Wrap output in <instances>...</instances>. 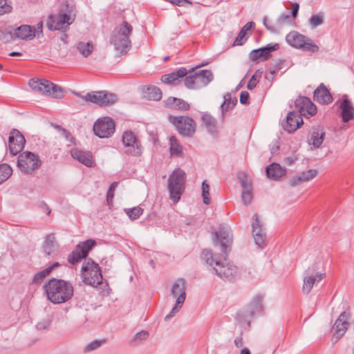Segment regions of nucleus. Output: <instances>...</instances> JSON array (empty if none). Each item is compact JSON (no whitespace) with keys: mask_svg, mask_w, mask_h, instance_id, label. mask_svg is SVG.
Masks as SVG:
<instances>
[{"mask_svg":"<svg viewBox=\"0 0 354 354\" xmlns=\"http://www.w3.org/2000/svg\"><path fill=\"white\" fill-rule=\"evenodd\" d=\"M47 299L53 304H61L68 301L73 296L72 283L61 279L51 278L44 286Z\"/></svg>","mask_w":354,"mask_h":354,"instance_id":"obj_1","label":"nucleus"},{"mask_svg":"<svg viewBox=\"0 0 354 354\" xmlns=\"http://www.w3.org/2000/svg\"><path fill=\"white\" fill-rule=\"evenodd\" d=\"M201 258L207 265L212 267L215 274L221 279L232 281L239 275V269L236 266L227 262L226 259H224L223 261L221 260L217 254H212L209 250H203Z\"/></svg>","mask_w":354,"mask_h":354,"instance_id":"obj_2","label":"nucleus"},{"mask_svg":"<svg viewBox=\"0 0 354 354\" xmlns=\"http://www.w3.org/2000/svg\"><path fill=\"white\" fill-rule=\"evenodd\" d=\"M132 32V26L125 21L113 30L110 37V43L114 46L117 53L120 55H125L131 49L130 35Z\"/></svg>","mask_w":354,"mask_h":354,"instance_id":"obj_3","label":"nucleus"},{"mask_svg":"<svg viewBox=\"0 0 354 354\" xmlns=\"http://www.w3.org/2000/svg\"><path fill=\"white\" fill-rule=\"evenodd\" d=\"M185 173L180 169H176L170 175L168 180V189L170 199L176 203L185 189Z\"/></svg>","mask_w":354,"mask_h":354,"instance_id":"obj_4","label":"nucleus"},{"mask_svg":"<svg viewBox=\"0 0 354 354\" xmlns=\"http://www.w3.org/2000/svg\"><path fill=\"white\" fill-rule=\"evenodd\" d=\"M28 85L34 91L50 95L54 98L60 99L64 96L62 88L46 80L32 79L29 81Z\"/></svg>","mask_w":354,"mask_h":354,"instance_id":"obj_5","label":"nucleus"},{"mask_svg":"<svg viewBox=\"0 0 354 354\" xmlns=\"http://www.w3.org/2000/svg\"><path fill=\"white\" fill-rule=\"evenodd\" d=\"M81 274L84 282L86 284L97 287L102 283V275L98 264L91 259L86 260L81 268Z\"/></svg>","mask_w":354,"mask_h":354,"instance_id":"obj_6","label":"nucleus"},{"mask_svg":"<svg viewBox=\"0 0 354 354\" xmlns=\"http://www.w3.org/2000/svg\"><path fill=\"white\" fill-rule=\"evenodd\" d=\"M286 40L292 47L304 51L316 53L319 50V46L310 38L296 31L289 32L286 37Z\"/></svg>","mask_w":354,"mask_h":354,"instance_id":"obj_7","label":"nucleus"},{"mask_svg":"<svg viewBox=\"0 0 354 354\" xmlns=\"http://www.w3.org/2000/svg\"><path fill=\"white\" fill-rule=\"evenodd\" d=\"M171 295L174 297H176V301L174 306L172 308L171 311L165 317V321H169L180 310L183 304L185 302L186 298L185 292V281L183 279H178L173 283Z\"/></svg>","mask_w":354,"mask_h":354,"instance_id":"obj_8","label":"nucleus"},{"mask_svg":"<svg viewBox=\"0 0 354 354\" xmlns=\"http://www.w3.org/2000/svg\"><path fill=\"white\" fill-rule=\"evenodd\" d=\"M213 80V74L209 70H201L189 75H186L184 83L189 89H199L206 86Z\"/></svg>","mask_w":354,"mask_h":354,"instance_id":"obj_9","label":"nucleus"},{"mask_svg":"<svg viewBox=\"0 0 354 354\" xmlns=\"http://www.w3.org/2000/svg\"><path fill=\"white\" fill-rule=\"evenodd\" d=\"M263 300L261 295H257L253 297L248 306L237 315L236 319L241 323H246L248 326L250 324V318L255 315H260L263 311Z\"/></svg>","mask_w":354,"mask_h":354,"instance_id":"obj_10","label":"nucleus"},{"mask_svg":"<svg viewBox=\"0 0 354 354\" xmlns=\"http://www.w3.org/2000/svg\"><path fill=\"white\" fill-rule=\"evenodd\" d=\"M74 20V17L71 15L60 12L57 14L50 15L48 17L46 26L50 31L66 32Z\"/></svg>","mask_w":354,"mask_h":354,"instance_id":"obj_11","label":"nucleus"},{"mask_svg":"<svg viewBox=\"0 0 354 354\" xmlns=\"http://www.w3.org/2000/svg\"><path fill=\"white\" fill-rule=\"evenodd\" d=\"M41 161L39 156L30 151H24L18 157L17 166L24 174H32L41 166Z\"/></svg>","mask_w":354,"mask_h":354,"instance_id":"obj_12","label":"nucleus"},{"mask_svg":"<svg viewBox=\"0 0 354 354\" xmlns=\"http://www.w3.org/2000/svg\"><path fill=\"white\" fill-rule=\"evenodd\" d=\"M169 120L176 127L178 133L183 136L192 137L196 132V122L189 116L170 115Z\"/></svg>","mask_w":354,"mask_h":354,"instance_id":"obj_13","label":"nucleus"},{"mask_svg":"<svg viewBox=\"0 0 354 354\" xmlns=\"http://www.w3.org/2000/svg\"><path fill=\"white\" fill-rule=\"evenodd\" d=\"M80 97H82L86 101L95 103L99 106H111L115 104L118 97L113 93H109L104 91H95L88 93L86 95L82 96L80 93H75Z\"/></svg>","mask_w":354,"mask_h":354,"instance_id":"obj_14","label":"nucleus"},{"mask_svg":"<svg viewBox=\"0 0 354 354\" xmlns=\"http://www.w3.org/2000/svg\"><path fill=\"white\" fill-rule=\"evenodd\" d=\"M122 142L126 154L133 156H140L142 154V148L140 142L132 131H124L122 136Z\"/></svg>","mask_w":354,"mask_h":354,"instance_id":"obj_15","label":"nucleus"},{"mask_svg":"<svg viewBox=\"0 0 354 354\" xmlns=\"http://www.w3.org/2000/svg\"><path fill=\"white\" fill-rule=\"evenodd\" d=\"M96 245V242L93 239H88L80 242L72 252L68 255V261L73 265L76 264L82 259H85L91 248Z\"/></svg>","mask_w":354,"mask_h":354,"instance_id":"obj_16","label":"nucleus"},{"mask_svg":"<svg viewBox=\"0 0 354 354\" xmlns=\"http://www.w3.org/2000/svg\"><path fill=\"white\" fill-rule=\"evenodd\" d=\"M93 131L99 138H109L115 131V123L110 117L98 119L93 125Z\"/></svg>","mask_w":354,"mask_h":354,"instance_id":"obj_17","label":"nucleus"},{"mask_svg":"<svg viewBox=\"0 0 354 354\" xmlns=\"http://www.w3.org/2000/svg\"><path fill=\"white\" fill-rule=\"evenodd\" d=\"M26 140L17 129H12L8 138L9 151L11 155L15 156L24 147Z\"/></svg>","mask_w":354,"mask_h":354,"instance_id":"obj_18","label":"nucleus"},{"mask_svg":"<svg viewBox=\"0 0 354 354\" xmlns=\"http://www.w3.org/2000/svg\"><path fill=\"white\" fill-rule=\"evenodd\" d=\"M214 243L217 244L220 241L221 246L222 247V252L224 254H227V247L232 242V236L231 232L228 227L224 225H221L218 231L214 232Z\"/></svg>","mask_w":354,"mask_h":354,"instance_id":"obj_19","label":"nucleus"},{"mask_svg":"<svg viewBox=\"0 0 354 354\" xmlns=\"http://www.w3.org/2000/svg\"><path fill=\"white\" fill-rule=\"evenodd\" d=\"M252 232L255 243L259 247H263L266 240V233L262 227V224L259 220L257 214H254L252 218Z\"/></svg>","mask_w":354,"mask_h":354,"instance_id":"obj_20","label":"nucleus"},{"mask_svg":"<svg viewBox=\"0 0 354 354\" xmlns=\"http://www.w3.org/2000/svg\"><path fill=\"white\" fill-rule=\"evenodd\" d=\"M194 71V68L187 70L185 67H181L173 73L162 75L161 81L167 84L177 85L180 82V78L186 77L188 73H192Z\"/></svg>","mask_w":354,"mask_h":354,"instance_id":"obj_21","label":"nucleus"},{"mask_svg":"<svg viewBox=\"0 0 354 354\" xmlns=\"http://www.w3.org/2000/svg\"><path fill=\"white\" fill-rule=\"evenodd\" d=\"M295 106L301 115L313 116L317 113L316 106L306 97L297 98Z\"/></svg>","mask_w":354,"mask_h":354,"instance_id":"obj_22","label":"nucleus"},{"mask_svg":"<svg viewBox=\"0 0 354 354\" xmlns=\"http://www.w3.org/2000/svg\"><path fill=\"white\" fill-rule=\"evenodd\" d=\"M351 317L350 313L342 312L335 323V332L334 337L337 339L342 337L346 332L348 327V320Z\"/></svg>","mask_w":354,"mask_h":354,"instance_id":"obj_23","label":"nucleus"},{"mask_svg":"<svg viewBox=\"0 0 354 354\" xmlns=\"http://www.w3.org/2000/svg\"><path fill=\"white\" fill-rule=\"evenodd\" d=\"M302 124L303 120L301 115L295 111H290L288 113L283 127L285 131L291 133L296 131Z\"/></svg>","mask_w":354,"mask_h":354,"instance_id":"obj_24","label":"nucleus"},{"mask_svg":"<svg viewBox=\"0 0 354 354\" xmlns=\"http://www.w3.org/2000/svg\"><path fill=\"white\" fill-rule=\"evenodd\" d=\"M71 155L86 167H92L93 165V156L91 152L73 148L71 150Z\"/></svg>","mask_w":354,"mask_h":354,"instance_id":"obj_25","label":"nucleus"},{"mask_svg":"<svg viewBox=\"0 0 354 354\" xmlns=\"http://www.w3.org/2000/svg\"><path fill=\"white\" fill-rule=\"evenodd\" d=\"M314 100L320 104H328L333 101V97L324 84H321L314 91Z\"/></svg>","mask_w":354,"mask_h":354,"instance_id":"obj_26","label":"nucleus"},{"mask_svg":"<svg viewBox=\"0 0 354 354\" xmlns=\"http://www.w3.org/2000/svg\"><path fill=\"white\" fill-rule=\"evenodd\" d=\"M317 175V171L315 169H309L308 171H302L300 174L293 176L290 181L292 187L298 186L301 183L309 181Z\"/></svg>","mask_w":354,"mask_h":354,"instance_id":"obj_27","label":"nucleus"},{"mask_svg":"<svg viewBox=\"0 0 354 354\" xmlns=\"http://www.w3.org/2000/svg\"><path fill=\"white\" fill-rule=\"evenodd\" d=\"M341 116L344 122H348L354 118V107L348 98H344L339 105Z\"/></svg>","mask_w":354,"mask_h":354,"instance_id":"obj_28","label":"nucleus"},{"mask_svg":"<svg viewBox=\"0 0 354 354\" xmlns=\"http://www.w3.org/2000/svg\"><path fill=\"white\" fill-rule=\"evenodd\" d=\"M324 276L325 274L322 273H317L315 275L306 274L304 278V284L302 287L304 294H309L315 283L316 282L318 283L321 281Z\"/></svg>","mask_w":354,"mask_h":354,"instance_id":"obj_29","label":"nucleus"},{"mask_svg":"<svg viewBox=\"0 0 354 354\" xmlns=\"http://www.w3.org/2000/svg\"><path fill=\"white\" fill-rule=\"evenodd\" d=\"M36 30L34 26L28 25H22L15 29V36L23 40H31L36 37Z\"/></svg>","mask_w":354,"mask_h":354,"instance_id":"obj_30","label":"nucleus"},{"mask_svg":"<svg viewBox=\"0 0 354 354\" xmlns=\"http://www.w3.org/2000/svg\"><path fill=\"white\" fill-rule=\"evenodd\" d=\"M164 104L166 107L171 109L180 111H187L189 109V104L187 102L174 97H169L165 100Z\"/></svg>","mask_w":354,"mask_h":354,"instance_id":"obj_31","label":"nucleus"},{"mask_svg":"<svg viewBox=\"0 0 354 354\" xmlns=\"http://www.w3.org/2000/svg\"><path fill=\"white\" fill-rule=\"evenodd\" d=\"M203 124L205 127L207 131L214 136L218 133L217 121L209 113H203L201 116Z\"/></svg>","mask_w":354,"mask_h":354,"instance_id":"obj_32","label":"nucleus"},{"mask_svg":"<svg viewBox=\"0 0 354 354\" xmlns=\"http://www.w3.org/2000/svg\"><path fill=\"white\" fill-rule=\"evenodd\" d=\"M326 132L322 127H317L313 129V132L309 139V144L313 145L315 148H319L324 140Z\"/></svg>","mask_w":354,"mask_h":354,"instance_id":"obj_33","label":"nucleus"},{"mask_svg":"<svg viewBox=\"0 0 354 354\" xmlns=\"http://www.w3.org/2000/svg\"><path fill=\"white\" fill-rule=\"evenodd\" d=\"M266 171L268 177L274 180H278L286 173V169L277 163L271 164L266 167Z\"/></svg>","mask_w":354,"mask_h":354,"instance_id":"obj_34","label":"nucleus"},{"mask_svg":"<svg viewBox=\"0 0 354 354\" xmlns=\"http://www.w3.org/2000/svg\"><path fill=\"white\" fill-rule=\"evenodd\" d=\"M57 247L55 235L53 234L47 235L43 245L45 253L48 255L51 254L56 250Z\"/></svg>","mask_w":354,"mask_h":354,"instance_id":"obj_35","label":"nucleus"},{"mask_svg":"<svg viewBox=\"0 0 354 354\" xmlns=\"http://www.w3.org/2000/svg\"><path fill=\"white\" fill-rule=\"evenodd\" d=\"M59 266V263H55L44 270L36 273L33 278V281L36 283H40L46 277L49 275L50 272Z\"/></svg>","mask_w":354,"mask_h":354,"instance_id":"obj_36","label":"nucleus"},{"mask_svg":"<svg viewBox=\"0 0 354 354\" xmlns=\"http://www.w3.org/2000/svg\"><path fill=\"white\" fill-rule=\"evenodd\" d=\"M241 186L244 190L242 192L241 198L245 205H248L252 200V193L250 185L245 180H241Z\"/></svg>","mask_w":354,"mask_h":354,"instance_id":"obj_37","label":"nucleus"},{"mask_svg":"<svg viewBox=\"0 0 354 354\" xmlns=\"http://www.w3.org/2000/svg\"><path fill=\"white\" fill-rule=\"evenodd\" d=\"M93 44L91 41H80L77 45V49L84 57H87L93 50Z\"/></svg>","mask_w":354,"mask_h":354,"instance_id":"obj_38","label":"nucleus"},{"mask_svg":"<svg viewBox=\"0 0 354 354\" xmlns=\"http://www.w3.org/2000/svg\"><path fill=\"white\" fill-rule=\"evenodd\" d=\"M145 97L150 100L158 101L162 97V92L157 86H150L145 91Z\"/></svg>","mask_w":354,"mask_h":354,"instance_id":"obj_39","label":"nucleus"},{"mask_svg":"<svg viewBox=\"0 0 354 354\" xmlns=\"http://www.w3.org/2000/svg\"><path fill=\"white\" fill-rule=\"evenodd\" d=\"M149 336V333L147 330H142L134 335L130 340V344L133 346H137L147 339Z\"/></svg>","mask_w":354,"mask_h":354,"instance_id":"obj_40","label":"nucleus"},{"mask_svg":"<svg viewBox=\"0 0 354 354\" xmlns=\"http://www.w3.org/2000/svg\"><path fill=\"white\" fill-rule=\"evenodd\" d=\"M279 46L278 44H268V46L260 48L261 61L267 60L271 55V53L278 50Z\"/></svg>","mask_w":354,"mask_h":354,"instance_id":"obj_41","label":"nucleus"},{"mask_svg":"<svg viewBox=\"0 0 354 354\" xmlns=\"http://www.w3.org/2000/svg\"><path fill=\"white\" fill-rule=\"evenodd\" d=\"M169 151L171 156H180L182 153V147L176 137L171 136L169 139Z\"/></svg>","mask_w":354,"mask_h":354,"instance_id":"obj_42","label":"nucleus"},{"mask_svg":"<svg viewBox=\"0 0 354 354\" xmlns=\"http://www.w3.org/2000/svg\"><path fill=\"white\" fill-rule=\"evenodd\" d=\"M12 169L7 164L0 165V184L7 180L12 175Z\"/></svg>","mask_w":354,"mask_h":354,"instance_id":"obj_43","label":"nucleus"},{"mask_svg":"<svg viewBox=\"0 0 354 354\" xmlns=\"http://www.w3.org/2000/svg\"><path fill=\"white\" fill-rule=\"evenodd\" d=\"M324 16L322 13L312 15L309 19V23L312 28H315L324 24Z\"/></svg>","mask_w":354,"mask_h":354,"instance_id":"obj_44","label":"nucleus"},{"mask_svg":"<svg viewBox=\"0 0 354 354\" xmlns=\"http://www.w3.org/2000/svg\"><path fill=\"white\" fill-rule=\"evenodd\" d=\"M224 102L221 105V109L223 113L225 111H227V110L230 109V104H232V107L236 105L237 102V100L235 98L234 100H232L230 94L227 93L224 95Z\"/></svg>","mask_w":354,"mask_h":354,"instance_id":"obj_45","label":"nucleus"},{"mask_svg":"<svg viewBox=\"0 0 354 354\" xmlns=\"http://www.w3.org/2000/svg\"><path fill=\"white\" fill-rule=\"evenodd\" d=\"M124 211L131 220L137 219L143 212L142 209H141L140 207H135L131 209H125Z\"/></svg>","mask_w":354,"mask_h":354,"instance_id":"obj_46","label":"nucleus"},{"mask_svg":"<svg viewBox=\"0 0 354 354\" xmlns=\"http://www.w3.org/2000/svg\"><path fill=\"white\" fill-rule=\"evenodd\" d=\"M202 197L203 200V203L205 205H209L210 203V198H209V185L207 183V180H205L202 183Z\"/></svg>","mask_w":354,"mask_h":354,"instance_id":"obj_47","label":"nucleus"},{"mask_svg":"<svg viewBox=\"0 0 354 354\" xmlns=\"http://www.w3.org/2000/svg\"><path fill=\"white\" fill-rule=\"evenodd\" d=\"M104 342V339L100 340V339H95L91 343L88 344L86 347L84 348L85 352L92 351H95L97 348H99L102 344Z\"/></svg>","mask_w":354,"mask_h":354,"instance_id":"obj_48","label":"nucleus"},{"mask_svg":"<svg viewBox=\"0 0 354 354\" xmlns=\"http://www.w3.org/2000/svg\"><path fill=\"white\" fill-rule=\"evenodd\" d=\"M261 73L259 71L255 72V73L251 77L249 80L247 88L249 90L254 88L259 82L258 78L261 77Z\"/></svg>","mask_w":354,"mask_h":354,"instance_id":"obj_49","label":"nucleus"},{"mask_svg":"<svg viewBox=\"0 0 354 354\" xmlns=\"http://www.w3.org/2000/svg\"><path fill=\"white\" fill-rule=\"evenodd\" d=\"M12 6L7 0H0V15L10 13L12 11Z\"/></svg>","mask_w":354,"mask_h":354,"instance_id":"obj_50","label":"nucleus"},{"mask_svg":"<svg viewBox=\"0 0 354 354\" xmlns=\"http://www.w3.org/2000/svg\"><path fill=\"white\" fill-rule=\"evenodd\" d=\"M118 182H113L108 192H107V194H106V201H107V203L109 205L111 203H112L113 201V197H114V192L116 189V187H118Z\"/></svg>","mask_w":354,"mask_h":354,"instance_id":"obj_51","label":"nucleus"},{"mask_svg":"<svg viewBox=\"0 0 354 354\" xmlns=\"http://www.w3.org/2000/svg\"><path fill=\"white\" fill-rule=\"evenodd\" d=\"M245 35L246 34L243 31L240 30L239 33L238 34L237 37L234 40V46H241L243 44H244L245 41L247 40Z\"/></svg>","mask_w":354,"mask_h":354,"instance_id":"obj_52","label":"nucleus"},{"mask_svg":"<svg viewBox=\"0 0 354 354\" xmlns=\"http://www.w3.org/2000/svg\"><path fill=\"white\" fill-rule=\"evenodd\" d=\"M166 1L174 4V5H176L180 7L192 5V3L189 0H166Z\"/></svg>","mask_w":354,"mask_h":354,"instance_id":"obj_53","label":"nucleus"},{"mask_svg":"<svg viewBox=\"0 0 354 354\" xmlns=\"http://www.w3.org/2000/svg\"><path fill=\"white\" fill-rule=\"evenodd\" d=\"M260 48L252 50L250 53L249 57L251 61L257 62L259 59L261 60Z\"/></svg>","mask_w":354,"mask_h":354,"instance_id":"obj_54","label":"nucleus"},{"mask_svg":"<svg viewBox=\"0 0 354 354\" xmlns=\"http://www.w3.org/2000/svg\"><path fill=\"white\" fill-rule=\"evenodd\" d=\"M50 324V320L49 319H45L37 323L36 327L38 330H43L47 329Z\"/></svg>","mask_w":354,"mask_h":354,"instance_id":"obj_55","label":"nucleus"},{"mask_svg":"<svg viewBox=\"0 0 354 354\" xmlns=\"http://www.w3.org/2000/svg\"><path fill=\"white\" fill-rule=\"evenodd\" d=\"M249 97L250 95L248 91H242L240 94V102L245 105L249 104Z\"/></svg>","mask_w":354,"mask_h":354,"instance_id":"obj_56","label":"nucleus"},{"mask_svg":"<svg viewBox=\"0 0 354 354\" xmlns=\"http://www.w3.org/2000/svg\"><path fill=\"white\" fill-rule=\"evenodd\" d=\"M290 15H281L277 20V24L278 26H281L283 24L289 21Z\"/></svg>","mask_w":354,"mask_h":354,"instance_id":"obj_57","label":"nucleus"},{"mask_svg":"<svg viewBox=\"0 0 354 354\" xmlns=\"http://www.w3.org/2000/svg\"><path fill=\"white\" fill-rule=\"evenodd\" d=\"M36 30V37H41L43 35V23L39 21L37 24L36 27H34Z\"/></svg>","mask_w":354,"mask_h":354,"instance_id":"obj_58","label":"nucleus"},{"mask_svg":"<svg viewBox=\"0 0 354 354\" xmlns=\"http://www.w3.org/2000/svg\"><path fill=\"white\" fill-rule=\"evenodd\" d=\"M263 21L264 26L268 30H270L272 32H276L277 31V29L274 26H272L270 24L266 17H263Z\"/></svg>","mask_w":354,"mask_h":354,"instance_id":"obj_59","label":"nucleus"},{"mask_svg":"<svg viewBox=\"0 0 354 354\" xmlns=\"http://www.w3.org/2000/svg\"><path fill=\"white\" fill-rule=\"evenodd\" d=\"M234 345L236 348H241L243 345V341L241 336L237 337L234 341Z\"/></svg>","mask_w":354,"mask_h":354,"instance_id":"obj_60","label":"nucleus"},{"mask_svg":"<svg viewBox=\"0 0 354 354\" xmlns=\"http://www.w3.org/2000/svg\"><path fill=\"white\" fill-rule=\"evenodd\" d=\"M62 133H63V135L64 136V137L66 138V140H69L70 142H73L74 138L72 136V135L71 134V133L69 131H68L67 130L63 129H62Z\"/></svg>","mask_w":354,"mask_h":354,"instance_id":"obj_61","label":"nucleus"},{"mask_svg":"<svg viewBox=\"0 0 354 354\" xmlns=\"http://www.w3.org/2000/svg\"><path fill=\"white\" fill-rule=\"evenodd\" d=\"M254 23L252 21L248 22L242 28L241 31H243L245 34L247 31L250 30Z\"/></svg>","mask_w":354,"mask_h":354,"instance_id":"obj_62","label":"nucleus"},{"mask_svg":"<svg viewBox=\"0 0 354 354\" xmlns=\"http://www.w3.org/2000/svg\"><path fill=\"white\" fill-rule=\"evenodd\" d=\"M299 4L295 3L294 4V7H293L292 10L291 12V14H292V16L293 18L297 16L298 10H299Z\"/></svg>","mask_w":354,"mask_h":354,"instance_id":"obj_63","label":"nucleus"},{"mask_svg":"<svg viewBox=\"0 0 354 354\" xmlns=\"http://www.w3.org/2000/svg\"><path fill=\"white\" fill-rule=\"evenodd\" d=\"M285 162L290 165L294 162V159L292 157H287L285 158Z\"/></svg>","mask_w":354,"mask_h":354,"instance_id":"obj_64","label":"nucleus"}]
</instances>
